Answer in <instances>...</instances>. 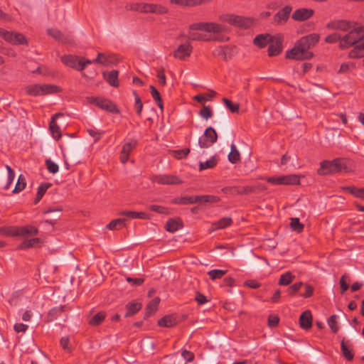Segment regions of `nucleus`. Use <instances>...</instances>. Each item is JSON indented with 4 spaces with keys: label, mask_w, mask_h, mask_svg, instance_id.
Wrapping results in <instances>:
<instances>
[{
    "label": "nucleus",
    "mask_w": 364,
    "mask_h": 364,
    "mask_svg": "<svg viewBox=\"0 0 364 364\" xmlns=\"http://www.w3.org/2000/svg\"><path fill=\"white\" fill-rule=\"evenodd\" d=\"M198 203H215L220 200V198L212 195L197 196Z\"/></svg>",
    "instance_id": "42"
},
{
    "label": "nucleus",
    "mask_w": 364,
    "mask_h": 364,
    "mask_svg": "<svg viewBox=\"0 0 364 364\" xmlns=\"http://www.w3.org/2000/svg\"><path fill=\"white\" fill-rule=\"evenodd\" d=\"M26 92L32 96L42 95L41 85H31L26 87Z\"/></svg>",
    "instance_id": "45"
},
{
    "label": "nucleus",
    "mask_w": 364,
    "mask_h": 364,
    "mask_svg": "<svg viewBox=\"0 0 364 364\" xmlns=\"http://www.w3.org/2000/svg\"><path fill=\"white\" fill-rule=\"evenodd\" d=\"M148 209L161 214H168V213L167 208L158 205H150L148 206Z\"/></svg>",
    "instance_id": "62"
},
{
    "label": "nucleus",
    "mask_w": 364,
    "mask_h": 364,
    "mask_svg": "<svg viewBox=\"0 0 364 364\" xmlns=\"http://www.w3.org/2000/svg\"><path fill=\"white\" fill-rule=\"evenodd\" d=\"M67 309L66 306H60L58 307H54L50 309L48 314V321H52L56 319L58 317L60 316V314L65 311Z\"/></svg>",
    "instance_id": "36"
},
{
    "label": "nucleus",
    "mask_w": 364,
    "mask_h": 364,
    "mask_svg": "<svg viewBox=\"0 0 364 364\" xmlns=\"http://www.w3.org/2000/svg\"><path fill=\"white\" fill-rule=\"evenodd\" d=\"M220 20L242 28H248L253 24V20L251 18L235 14H224L220 16Z\"/></svg>",
    "instance_id": "5"
},
{
    "label": "nucleus",
    "mask_w": 364,
    "mask_h": 364,
    "mask_svg": "<svg viewBox=\"0 0 364 364\" xmlns=\"http://www.w3.org/2000/svg\"><path fill=\"white\" fill-rule=\"evenodd\" d=\"M197 196L175 198L171 200L173 204L188 205L198 203Z\"/></svg>",
    "instance_id": "32"
},
{
    "label": "nucleus",
    "mask_w": 364,
    "mask_h": 364,
    "mask_svg": "<svg viewBox=\"0 0 364 364\" xmlns=\"http://www.w3.org/2000/svg\"><path fill=\"white\" fill-rule=\"evenodd\" d=\"M189 28L193 31H203L214 33H221L227 31L225 26L212 22L195 23L190 25Z\"/></svg>",
    "instance_id": "6"
},
{
    "label": "nucleus",
    "mask_w": 364,
    "mask_h": 364,
    "mask_svg": "<svg viewBox=\"0 0 364 364\" xmlns=\"http://www.w3.org/2000/svg\"><path fill=\"white\" fill-rule=\"evenodd\" d=\"M292 7L287 5L276 13L272 18V23L279 26L287 23L289 18Z\"/></svg>",
    "instance_id": "12"
},
{
    "label": "nucleus",
    "mask_w": 364,
    "mask_h": 364,
    "mask_svg": "<svg viewBox=\"0 0 364 364\" xmlns=\"http://www.w3.org/2000/svg\"><path fill=\"white\" fill-rule=\"evenodd\" d=\"M223 103L225 105L226 107L232 112V113H238L240 109V104L234 103L230 100L228 98L223 99Z\"/></svg>",
    "instance_id": "49"
},
{
    "label": "nucleus",
    "mask_w": 364,
    "mask_h": 364,
    "mask_svg": "<svg viewBox=\"0 0 364 364\" xmlns=\"http://www.w3.org/2000/svg\"><path fill=\"white\" fill-rule=\"evenodd\" d=\"M353 34V33L348 32V33L341 37V41L339 43V48L341 50L348 48L357 43V42L355 40V38H352Z\"/></svg>",
    "instance_id": "27"
},
{
    "label": "nucleus",
    "mask_w": 364,
    "mask_h": 364,
    "mask_svg": "<svg viewBox=\"0 0 364 364\" xmlns=\"http://www.w3.org/2000/svg\"><path fill=\"white\" fill-rule=\"evenodd\" d=\"M216 92L213 90H211L209 94V97H205L203 95H198L193 97V100L199 103H203L205 101H210L215 96Z\"/></svg>",
    "instance_id": "60"
},
{
    "label": "nucleus",
    "mask_w": 364,
    "mask_h": 364,
    "mask_svg": "<svg viewBox=\"0 0 364 364\" xmlns=\"http://www.w3.org/2000/svg\"><path fill=\"white\" fill-rule=\"evenodd\" d=\"M133 95H134L135 98V102H134V108L136 110V112L138 116H141L142 109H143V103L141 102V100L137 92L136 91L133 92Z\"/></svg>",
    "instance_id": "54"
},
{
    "label": "nucleus",
    "mask_w": 364,
    "mask_h": 364,
    "mask_svg": "<svg viewBox=\"0 0 364 364\" xmlns=\"http://www.w3.org/2000/svg\"><path fill=\"white\" fill-rule=\"evenodd\" d=\"M102 75L109 85L114 87H118L119 86L118 80L119 72L117 70H112L108 73L103 72Z\"/></svg>",
    "instance_id": "24"
},
{
    "label": "nucleus",
    "mask_w": 364,
    "mask_h": 364,
    "mask_svg": "<svg viewBox=\"0 0 364 364\" xmlns=\"http://www.w3.org/2000/svg\"><path fill=\"white\" fill-rule=\"evenodd\" d=\"M228 160L232 164H237L240 161V154L234 144H231L230 146V151L228 154Z\"/></svg>",
    "instance_id": "38"
},
{
    "label": "nucleus",
    "mask_w": 364,
    "mask_h": 364,
    "mask_svg": "<svg viewBox=\"0 0 364 364\" xmlns=\"http://www.w3.org/2000/svg\"><path fill=\"white\" fill-rule=\"evenodd\" d=\"M237 53V48L235 46L226 45L217 47L213 51V55L221 57L223 60L228 61L231 59Z\"/></svg>",
    "instance_id": "11"
},
{
    "label": "nucleus",
    "mask_w": 364,
    "mask_h": 364,
    "mask_svg": "<svg viewBox=\"0 0 364 364\" xmlns=\"http://www.w3.org/2000/svg\"><path fill=\"white\" fill-rule=\"evenodd\" d=\"M47 32L49 36L60 42L66 43L68 41V37L65 36L60 30L49 28Z\"/></svg>",
    "instance_id": "37"
},
{
    "label": "nucleus",
    "mask_w": 364,
    "mask_h": 364,
    "mask_svg": "<svg viewBox=\"0 0 364 364\" xmlns=\"http://www.w3.org/2000/svg\"><path fill=\"white\" fill-rule=\"evenodd\" d=\"M190 153V149L186 148L183 149L173 151V156L177 159H182L186 158Z\"/></svg>",
    "instance_id": "59"
},
{
    "label": "nucleus",
    "mask_w": 364,
    "mask_h": 364,
    "mask_svg": "<svg viewBox=\"0 0 364 364\" xmlns=\"http://www.w3.org/2000/svg\"><path fill=\"white\" fill-rule=\"evenodd\" d=\"M217 164L218 161L215 156H213L210 159L207 160L205 162H200L199 169L200 171H202L207 168H213L216 166Z\"/></svg>",
    "instance_id": "48"
},
{
    "label": "nucleus",
    "mask_w": 364,
    "mask_h": 364,
    "mask_svg": "<svg viewBox=\"0 0 364 364\" xmlns=\"http://www.w3.org/2000/svg\"><path fill=\"white\" fill-rule=\"evenodd\" d=\"M136 146L137 141L136 139H131L122 146L119 159L120 161L123 164L127 162L130 153L136 147Z\"/></svg>",
    "instance_id": "16"
},
{
    "label": "nucleus",
    "mask_w": 364,
    "mask_h": 364,
    "mask_svg": "<svg viewBox=\"0 0 364 364\" xmlns=\"http://www.w3.org/2000/svg\"><path fill=\"white\" fill-rule=\"evenodd\" d=\"M341 36L339 33H333L325 38V42L327 43H335L341 41Z\"/></svg>",
    "instance_id": "64"
},
{
    "label": "nucleus",
    "mask_w": 364,
    "mask_h": 364,
    "mask_svg": "<svg viewBox=\"0 0 364 364\" xmlns=\"http://www.w3.org/2000/svg\"><path fill=\"white\" fill-rule=\"evenodd\" d=\"M46 165L47 167L48 171L51 173H55L58 171L59 166L58 165L51 161L50 159H47L46 161Z\"/></svg>",
    "instance_id": "63"
},
{
    "label": "nucleus",
    "mask_w": 364,
    "mask_h": 364,
    "mask_svg": "<svg viewBox=\"0 0 364 364\" xmlns=\"http://www.w3.org/2000/svg\"><path fill=\"white\" fill-rule=\"evenodd\" d=\"M352 25H355V23L344 19H338L328 22L326 24V28L329 30H338L347 32L351 28Z\"/></svg>",
    "instance_id": "14"
},
{
    "label": "nucleus",
    "mask_w": 364,
    "mask_h": 364,
    "mask_svg": "<svg viewBox=\"0 0 364 364\" xmlns=\"http://www.w3.org/2000/svg\"><path fill=\"white\" fill-rule=\"evenodd\" d=\"M294 278V276L290 272H287L281 275L278 284L280 286H287L291 283Z\"/></svg>",
    "instance_id": "44"
},
{
    "label": "nucleus",
    "mask_w": 364,
    "mask_h": 364,
    "mask_svg": "<svg viewBox=\"0 0 364 364\" xmlns=\"http://www.w3.org/2000/svg\"><path fill=\"white\" fill-rule=\"evenodd\" d=\"M232 220L230 217H224L217 222L214 223L213 225L215 228H227L232 225Z\"/></svg>",
    "instance_id": "55"
},
{
    "label": "nucleus",
    "mask_w": 364,
    "mask_h": 364,
    "mask_svg": "<svg viewBox=\"0 0 364 364\" xmlns=\"http://www.w3.org/2000/svg\"><path fill=\"white\" fill-rule=\"evenodd\" d=\"M63 114L61 113V112H58V113L55 114L52 117V120H51V122L50 123L49 129L50 130L52 136H53V137L54 139H55L57 140L61 138L62 134H61V132H60L59 126L56 124L55 120L57 118H58L60 117H63Z\"/></svg>",
    "instance_id": "23"
},
{
    "label": "nucleus",
    "mask_w": 364,
    "mask_h": 364,
    "mask_svg": "<svg viewBox=\"0 0 364 364\" xmlns=\"http://www.w3.org/2000/svg\"><path fill=\"white\" fill-rule=\"evenodd\" d=\"M300 326L304 329H308L312 325V316L310 311H305L299 318Z\"/></svg>",
    "instance_id": "28"
},
{
    "label": "nucleus",
    "mask_w": 364,
    "mask_h": 364,
    "mask_svg": "<svg viewBox=\"0 0 364 364\" xmlns=\"http://www.w3.org/2000/svg\"><path fill=\"white\" fill-rule=\"evenodd\" d=\"M0 233L8 237L23 239V241L18 246L19 250H26L40 247L43 240L34 237L38 234V229H0Z\"/></svg>",
    "instance_id": "2"
},
{
    "label": "nucleus",
    "mask_w": 364,
    "mask_h": 364,
    "mask_svg": "<svg viewBox=\"0 0 364 364\" xmlns=\"http://www.w3.org/2000/svg\"><path fill=\"white\" fill-rule=\"evenodd\" d=\"M127 221V218L114 219L111 220L107 225H106L105 228H116L117 225L126 227L128 225Z\"/></svg>",
    "instance_id": "53"
},
{
    "label": "nucleus",
    "mask_w": 364,
    "mask_h": 364,
    "mask_svg": "<svg viewBox=\"0 0 364 364\" xmlns=\"http://www.w3.org/2000/svg\"><path fill=\"white\" fill-rule=\"evenodd\" d=\"M183 223L180 218H169L164 228H183Z\"/></svg>",
    "instance_id": "50"
},
{
    "label": "nucleus",
    "mask_w": 364,
    "mask_h": 364,
    "mask_svg": "<svg viewBox=\"0 0 364 364\" xmlns=\"http://www.w3.org/2000/svg\"><path fill=\"white\" fill-rule=\"evenodd\" d=\"M213 0H170L172 4L185 7L196 6L211 2Z\"/></svg>",
    "instance_id": "21"
},
{
    "label": "nucleus",
    "mask_w": 364,
    "mask_h": 364,
    "mask_svg": "<svg viewBox=\"0 0 364 364\" xmlns=\"http://www.w3.org/2000/svg\"><path fill=\"white\" fill-rule=\"evenodd\" d=\"M188 39L194 41H210V37L208 38L207 35L200 33L190 32Z\"/></svg>",
    "instance_id": "47"
},
{
    "label": "nucleus",
    "mask_w": 364,
    "mask_h": 364,
    "mask_svg": "<svg viewBox=\"0 0 364 364\" xmlns=\"http://www.w3.org/2000/svg\"><path fill=\"white\" fill-rule=\"evenodd\" d=\"M272 38L273 36L269 33L259 34L254 38L253 43L259 48H264L272 41Z\"/></svg>",
    "instance_id": "22"
},
{
    "label": "nucleus",
    "mask_w": 364,
    "mask_h": 364,
    "mask_svg": "<svg viewBox=\"0 0 364 364\" xmlns=\"http://www.w3.org/2000/svg\"><path fill=\"white\" fill-rule=\"evenodd\" d=\"M319 39V34L316 33L301 37L295 43L291 49L286 52L285 58L299 61L311 59L314 57V53L309 50L314 47Z\"/></svg>",
    "instance_id": "1"
},
{
    "label": "nucleus",
    "mask_w": 364,
    "mask_h": 364,
    "mask_svg": "<svg viewBox=\"0 0 364 364\" xmlns=\"http://www.w3.org/2000/svg\"><path fill=\"white\" fill-rule=\"evenodd\" d=\"M120 215L126 216L127 218H140L144 220L150 219L151 215L145 212H135V211H122L119 213Z\"/></svg>",
    "instance_id": "31"
},
{
    "label": "nucleus",
    "mask_w": 364,
    "mask_h": 364,
    "mask_svg": "<svg viewBox=\"0 0 364 364\" xmlns=\"http://www.w3.org/2000/svg\"><path fill=\"white\" fill-rule=\"evenodd\" d=\"M348 57L350 58L355 59L364 57V41L358 44H355L353 49H352L349 53Z\"/></svg>",
    "instance_id": "29"
},
{
    "label": "nucleus",
    "mask_w": 364,
    "mask_h": 364,
    "mask_svg": "<svg viewBox=\"0 0 364 364\" xmlns=\"http://www.w3.org/2000/svg\"><path fill=\"white\" fill-rule=\"evenodd\" d=\"M328 325L333 333H337L339 327L337 323V316L336 315H333L330 316L328 319Z\"/></svg>",
    "instance_id": "61"
},
{
    "label": "nucleus",
    "mask_w": 364,
    "mask_h": 364,
    "mask_svg": "<svg viewBox=\"0 0 364 364\" xmlns=\"http://www.w3.org/2000/svg\"><path fill=\"white\" fill-rule=\"evenodd\" d=\"M153 182L162 185H178L183 183L182 180L175 175H156L151 178Z\"/></svg>",
    "instance_id": "13"
},
{
    "label": "nucleus",
    "mask_w": 364,
    "mask_h": 364,
    "mask_svg": "<svg viewBox=\"0 0 364 364\" xmlns=\"http://www.w3.org/2000/svg\"><path fill=\"white\" fill-rule=\"evenodd\" d=\"M6 168L8 171V177H7V182L6 185L4 187V190H8L9 188L10 185L13 182L14 177H15V173L14 171L9 166L6 165Z\"/></svg>",
    "instance_id": "58"
},
{
    "label": "nucleus",
    "mask_w": 364,
    "mask_h": 364,
    "mask_svg": "<svg viewBox=\"0 0 364 364\" xmlns=\"http://www.w3.org/2000/svg\"><path fill=\"white\" fill-rule=\"evenodd\" d=\"M215 119L218 122L216 124L218 130L224 134L229 133L230 130L229 120L225 109L220 106L217 109Z\"/></svg>",
    "instance_id": "8"
},
{
    "label": "nucleus",
    "mask_w": 364,
    "mask_h": 364,
    "mask_svg": "<svg viewBox=\"0 0 364 364\" xmlns=\"http://www.w3.org/2000/svg\"><path fill=\"white\" fill-rule=\"evenodd\" d=\"M200 116L204 119H208L213 117V111L210 106L203 105L199 112Z\"/></svg>",
    "instance_id": "57"
},
{
    "label": "nucleus",
    "mask_w": 364,
    "mask_h": 364,
    "mask_svg": "<svg viewBox=\"0 0 364 364\" xmlns=\"http://www.w3.org/2000/svg\"><path fill=\"white\" fill-rule=\"evenodd\" d=\"M345 159L337 158L333 161L323 160L320 163V168L317 173L325 176L340 172H347L348 166Z\"/></svg>",
    "instance_id": "3"
},
{
    "label": "nucleus",
    "mask_w": 364,
    "mask_h": 364,
    "mask_svg": "<svg viewBox=\"0 0 364 364\" xmlns=\"http://www.w3.org/2000/svg\"><path fill=\"white\" fill-rule=\"evenodd\" d=\"M314 14V10L307 8L296 9L292 14L291 18L296 21H304L311 18Z\"/></svg>",
    "instance_id": "17"
},
{
    "label": "nucleus",
    "mask_w": 364,
    "mask_h": 364,
    "mask_svg": "<svg viewBox=\"0 0 364 364\" xmlns=\"http://www.w3.org/2000/svg\"><path fill=\"white\" fill-rule=\"evenodd\" d=\"M341 352L343 357L348 361L353 359L354 353L353 352L352 344L350 341H345L344 339L341 343Z\"/></svg>",
    "instance_id": "25"
},
{
    "label": "nucleus",
    "mask_w": 364,
    "mask_h": 364,
    "mask_svg": "<svg viewBox=\"0 0 364 364\" xmlns=\"http://www.w3.org/2000/svg\"><path fill=\"white\" fill-rule=\"evenodd\" d=\"M284 36L281 33H277L273 36L272 41L269 42V46L267 49L268 55L274 57L279 55L283 49Z\"/></svg>",
    "instance_id": "10"
},
{
    "label": "nucleus",
    "mask_w": 364,
    "mask_h": 364,
    "mask_svg": "<svg viewBox=\"0 0 364 364\" xmlns=\"http://www.w3.org/2000/svg\"><path fill=\"white\" fill-rule=\"evenodd\" d=\"M142 307L139 302L132 301L126 305L127 312L124 315L125 317H129L137 313Z\"/></svg>",
    "instance_id": "34"
},
{
    "label": "nucleus",
    "mask_w": 364,
    "mask_h": 364,
    "mask_svg": "<svg viewBox=\"0 0 364 364\" xmlns=\"http://www.w3.org/2000/svg\"><path fill=\"white\" fill-rule=\"evenodd\" d=\"M347 32L353 33L352 38H355L357 43L364 38V26L355 27L354 25H352L351 28Z\"/></svg>",
    "instance_id": "33"
},
{
    "label": "nucleus",
    "mask_w": 364,
    "mask_h": 364,
    "mask_svg": "<svg viewBox=\"0 0 364 364\" xmlns=\"http://www.w3.org/2000/svg\"><path fill=\"white\" fill-rule=\"evenodd\" d=\"M51 186H52V183H43L39 186V187L38 188L36 197L34 200L35 204H37L42 199L45 193Z\"/></svg>",
    "instance_id": "39"
},
{
    "label": "nucleus",
    "mask_w": 364,
    "mask_h": 364,
    "mask_svg": "<svg viewBox=\"0 0 364 364\" xmlns=\"http://www.w3.org/2000/svg\"><path fill=\"white\" fill-rule=\"evenodd\" d=\"M63 208H48L44 211L45 214H48L49 217L46 220V223L54 226L57 224V221L60 219L62 216Z\"/></svg>",
    "instance_id": "19"
},
{
    "label": "nucleus",
    "mask_w": 364,
    "mask_h": 364,
    "mask_svg": "<svg viewBox=\"0 0 364 364\" xmlns=\"http://www.w3.org/2000/svg\"><path fill=\"white\" fill-rule=\"evenodd\" d=\"M228 270L223 269H213L208 272L210 278L212 280H215L217 279H220L227 273Z\"/></svg>",
    "instance_id": "56"
},
{
    "label": "nucleus",
    "mask_w": 364,
    "mask_h": 364,
    "mask_svg": "<svg viewBox=\"0 0 364 364\" xmlns=\"http://www.w3.org/2000/svg\"><path fill=\"white\" fill-rule=\"evenodd\" d=\"M343 189L355 197L364 198V188H357L355 186H346Z\"/></svg>",
    "instance_id": "40"
},
{
    "label": "nucleus",
    "mask_w": 364,
    "mask_h": 364,
    "mask_svg": "<svg viewBox=\"0 0 364 364\" xmlns=\"http://www.w3.org/2000/svg\"><path fill=\"white\" fill-rule=\"evenodd\" d=\"M26 178L22 174H21L18 176V181H17V183L15 186V188L12 192L14 193H19L26 188Z\"/></svg>",
    "instance_id": "51"
},
{
    "label": "nucleus",
    "mask_w": 364,
    "mask_h": 364,
    "mask_svg": "<svg viewBox=\"0 0 364 364\" xmlns=\"http://www.w3.org/2000/svg\"><path fill=\"white\" fill-rule=\"evenodd\" d=\"M263 186H235L232 188L233 193L237 194H250L252 193H258L263 190Z\"/></svg>",
    "instance_id": "26"
},
{
    "label": "nucleus",
    "mask_w": 364,
    "mask_h": 364,
    "mask_svg": "<svg viewBox=\"0 0 364 364\" xmlns=\"http://www.w3.org/2000/svg\"><path fill=\"white\" fill-rule=\"evenodd\" d=\"M178 323L177 317L174 315H168L164 316L158 321L160 326L170 328L176 326Z\"/></svg>",
    "instance_id": "30"
},
{
    "label": "nucleus",
    "mask_w": 364,
    "mask_h": 364,
    "mask_svg": "<svg viewBox=\"0 0 364 364\" xmlns=\"http://www.w3.org/2000/svg\"><path fill=\"white\" fill-rule=\"evenodd\" d=\"M193 46L189 42H186L181 44L177 49L173 51V55L175 58L185 60L191 56Z\"/></svg>",
    "instance_id": "15"
},
{
    "label": "nucleus",
    "mask_w": 364,
    "mask_h": 364,
    "mask_svg": "<svg viewBox=\"0 0 364 364\" xmlns=\"http://www.w3.org/2000/svg\"><path fill=\"white\" fill-rule=\"evenodd\" d=\"M41 90L43 92L42 95L57 93L60 91V88L58 86L48 84L41 85Z\"/></svg>",
    "instance_id": "43"
},
{
    "label": "nucleus",
    "mask_w": 364,
    "mask_h": 364,
    "mask_svg": "<svg viewBox=\"0 0 364 364\" xmlns=\"http://www.w3.org/2000/svg\"><path fill=\"white\" fill-rule=\"evenodd\" d=\"M218 141L216 131L211 127L205 129L203 134L198 139L200 148H208Z\"/></svg>",
    "instance_id": "9"
},
{
    "label": "nucleus",
    "mask_w": 364,
    "mask_h": 364,
    "mask_svg": "<svg viewBox=\"0 0 364 364\" xmlns=\"http://www.w3.org/2000/svg\"><path fill=\"white\" fill-rule=\"evenodd\" d=\"M300 183L299 175L284 176V185H298Z\"/></svg>",
    "instance_id": "52"
},
{
    "label": "nucleus",
    "mask_w": 364,
    "mask_h": 364,
    "mask_svg": "<svg viewBox=\"0 0 364 364\" xmlns=\"http://www.w3.org/2000/svg\"><path fill=\"white\" fill-rule=\"evenodd\" d=\"M89 103L94 104L101 109L113 114H119L120 112L117 106L110 100L103 97H87Z\"/></svg>",
    "instance_id": "7"
},
{
    "label": "nucleus",
    "mask_w": 364,
    "mask_h": 364,
    "mask_svg": "<svg viewBox=\"0 0 364 364\" xmlns=\"http://www.w3.org/2000/svg\"><path fill=\"white\" fill-rule=\"evenodd\" d=\"M0 36L9 43L15 46L28 45L26 37L21 33L7 31L0 28Z\"/></svg>",
    "instance_id": "4"
},
{
    "label": "nucleus",
    "mask_w": 364,
    "mask_h": 364,
    "mask_svg": "<svg viewBox=\"0 0 364 364\" xmlns=\"http://www.w3.org/2000/svg\"><path fill=\"white\" fill-rule=\"evenodd\" d=\"M61 61L67 66L75 68L77 70H83V64L80 63V58L74 55H63L61 57Z\"/></svg>",
    "instance_id": "18"
},
{
    "label": "nucleus",
    "mask_w": 364,
    "mask_h": 364,
    "mask_svg": "<svg viewBox=\"0 0 364 364\" xmlns=\"http://www.w3.org/2000/svg\"><path fill=\"white\" fill-rule=\"evenodd\" d=\"M160 299L159 297H156L149 301L146 307V316H150L156 311Z\"/></svg>",
    "instance_id": "41"
},
{
    "label": "nucleus",
    "mask_w": 364,
    "mask_h": 364,
    "mask_svg": "<svg viewBox=\"0 0 364 364\" xmlns=\"http://www.w3.org/2000/svg\"><path fill=\"white\" fill-rule=\"evenodd\" d=\"M106 316V314L103 311L98 312L95 316H93L90 321L89 323L92 326H96L100 325L101 323L103 322Z\"/></svg>",
    "instance_id": "46"
},
{
    "label": "nucleus",
    "mask_w": 364,
    "mask_h": 364,
    "mask_svg": "<svg viewBox=\"0 0 364 364\" xmlns=\"http://www.w3.org/2000/svg\"><path fill=\"white\" fill-rule=\"evenodd\" d=\"M150 92L151 95V97H153L154 100L156 102L158 107L160 108L161 111H164V104L162 97L161 96V94L158 91V90L154 86L150 85L149 86Z\"/></svg>",
    "instance_id": "35"
},
{
    "label": "nucleus",
    "mask_w": 364,
    "mask_h": 364,
    "mask_svg": "<svg viewBox=\"0 0 364 364\" xmlns=\"http://www.w3.org/2000/svg\"><path fill=\"white\" fill-rule=\"evenodd\" d=\"M143 13L144 14H166L168 12L167 7L156 4H146L144 3L143 6Z\"/></svg>",
    "instance_id": "20"
}]
</instances>
